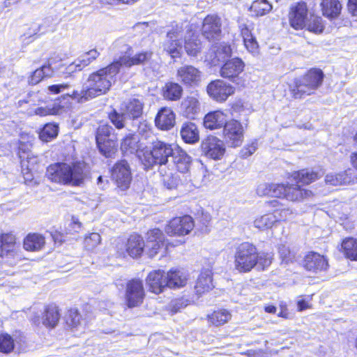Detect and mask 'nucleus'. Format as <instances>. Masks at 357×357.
<instances>
[{"label":"nucleus","instance_id":"f257e3e1","mask_svg":"<svg viewBox=\"0 0 357 357\" xmlns=\"http://www.w3.org/2000/svg\"><path fill=\"white\" fill-rule=\"evenodd\" d=\"M119 71V62H113L105 68L91 73L82 86L80 91L74 90L67 93L78 102H84L97 96L106 93L115 82V77Z\"/></svg>","mask_w":357,"mask_h":357},{"label":"nucleus","instance_id":"f03ea898","mask_svg":"<svg viewBox=\"0 0 357 357\" xmlns=\"http://www.w3.org/2000/svg\"><path fill=\"white\" fill-rule=\"evenodd\" d=\"M183 243L181 240L175 242H165V236L159 229H153L146 234V241L144 243L141 236L131 234L126 245V252L132 258L139 257L144 250L150 257H153L160 251L166 253L169 247H175Z\"/></svg>","mask_w":357,"mask_h":357},{"label":"nucleus","instance_id":"7ed1b4c3","mask_svg":"<svg viewBox=\"0 0 357 357\" xmlns=\"http://www.w3.org/2000/svg\"><path fill=\"white\" fill-rule=\"evenodd\" d=\"M192 25L187 22L176 24L167 33L164 49L172 58L178 57L182 49V39L185 38V50L191 56H196L202 50V43L192 32Z\"/></svg>","mask_w":357,"mask_h":357},{"label":"nucleus","instance_id":"20e7f679","mask_svg":"<svg viewBox=\"0 0 357 357\" xmlns=\"http://www.w3.org/2000/svg\"><path fill=\"white\" fill-rule=\"evenodd\" d=\"M89 174L86 165L84 162H56L47 168V177L52 182L70 185L80 186Z\"/></svg>","mask_w":357,"mask_h":357},{"label":"nucleus","instance_id":"39448f33","mask_svg":"<svg viewBox=\"0 0 357 357\" xmlns=\"http://www.w3.org/2000/svg\"><path fill=\"white\" fill-rule=\"evenodd\" d=\"M174 145L156 140L152 143V149H142L137 152V158L144 166L149 169L154 165H159L160 168L166 167L168 158L172 156Z\"/></svg>","mask_w":357,"mask_h":357},{"label":"nucleus","instance_id":"423d86ee","mask_svg":"<svg viewBox=\"0 0 357 357\" xmlns=\"http://www.w3.org/2000/svg\"><path fill=\"white\" fill-rule=\"evenodd\" d=\"M320 176L321 175L318 172L309 169H302L293 172L291 177L297 184L287 185L286 199L291 202H301L305 198L310 197L312 192L302 188L299 183L307 185L318 179Z\"/></svg>","mask_w":357,"mask_h":357},{"label":"nucleus","instance_id":"0eeeda50","mask_svg":"<svg viewBox=\"0 0 357 357\" xmlns=\"http://www.w3.org/2000/svg\"><path fill=\"white\" fill-rule=\"evenodd\" d=\"M324 75L321 70L312 68L303 76L294 81L291 86V92L294 98H301L314 93L322 84Z\"/></svg>","mask_w":357,"mask_h":357},{"label":"nucleus","instance_id":"6e6552de","mask_svg":"<svg viewBox=\"0 0 357 357\" xmlns=\"http://www.w3.org/2000/svg\"><path fill=\"white\" fill-rule=\"evenodd\" d=\"M235 268L239 272H249L257 264V250L248 242L240 244L236 249Z\"/></svg>","mask_w":357,"mask_h":357},{"label":"nucleus","instance_id":"1a4fd4ad","mask_svg":"<svg viewBox=\"0 0 357 357\" xmlns=\"http://www.w3.org/2000/svg\"><path fill=\"white\" fill-rule=\"evenodd\" d=\"M244 128L241 122L231 119L228 121L223 129L225 142L231 147L240 146L243 141Z\"/></svg>","mask_w":357,"mask_h":357},{"label":"nucleus","instance_id":"9d476101","mask_svg":"<svg viewBox=\"0 0 357 357\" xmlns=\"http://www.w3.org/2000/svg\"><path fill=\"white\" fill-rule=\"evenodd\" d=\"M206 92L213 100L224 102L234 93V88L222 79H215L208 84Z\"/></svg>","mask_w":357,"mask_h":357},{"label":"nucleus","instance_id":"9b49d317","mask_svg":"<svg viewBox=\"0 0 357 357\" xmlns=\"http://www.w3.org/2000/svg\"><path fill=\"white\" fill-rule=\"evenodd\" d=\"M202 77L203 73L192 65L182 66L176 71L177 80L187 86H197Z\"/></svg>","mask_w":357,"mask_h":357},{"label":"nucleus","instance_id":"f8f14e48","mask_svg":"<svg viewBox=\"0 0 357 357\" xmlns=\"http://www.w3.org/2000/svg\"><path fill=\"white\" fill-rule=\"evenodd\" d=\"M144 297L143 282L139 279H133L126 284L125 298L128 307L140 305Z\"/></svg>","mask_w":357,"mask_h":357},{"label":"nucleus","instance_id":"ddd939ff","mask_svg":"<svg viewBox=\"0 0 357 357\" xmlns=\"http://www.w3.org/2000/svg\"><path fill=\"white\" fill-rule=\"evenodd\" d=\"M221 26V20L218 16L207 15L203 21L202 33L208 41L218 40L222 36Z\"/></svg>","mask_w":357,"mask_h":357},{"label":"nucleus","instance_id":"4468645a","mask_svg":"<svg viewBox=\"0 0 357 357\" xmlns=\"http://www.w3.org/2000/svg\"><path fill=\"white\" fill-rule=\"evenodd\" d=\"M194 226L192 217L185 215L173 218L165 227V231L170 236H183L189 234Z\"/></svg>","mask_w":357,"mask_h":357},{"label":"nucleus","instance_id":"2eb2a0df","mask_svg":"<svg viewBox=\"0 0 357 357\" xmlns=\"http://www.w3.org/2000/svg\"><path fill=\"white\" fill-rule=\"evenodd\" d=\"M112 178L119 188H128L132 175L129 165L126 160H121L114 165L112 170Z\"/></svg>","mask_w":357,"mask_h":357},{"label":"nucleus","instance_id":"dca6fc26","mask_svg":"<svg viewBox=\"0 0 357 357\" xmlns=\"http://www.w3.org/2000/svg\"><path fill=\"white\" fill-rule=\"evenodd\" d=\"M202 152L213 160H220L225 153V147L222 140L215 136H208L202 144Z\"/></svg>","mask_w":357,"mask_h":357},{"label":"nucleus","instance_id":"f3484780","mask_svg":"<svg viewBox=\"0 0 357 357\" xmlns=\"http://www.w3.org/2000/svg\"><path fill=\"white\" fill-rule=\"evenodd\" d=\"M307 8L304 2H298L293 4L289 13L290 25L295 29H301L305 27L307 20Z\"/></svg>","mask_w":357,"mask_h":357},{"label":"nucleus","instance_id":"a211bd4d","mask_svg":"<svg viewBox=\"0 0 357 357\" xmlns=\"http://www.w3.org/2000/svg\"><path fill=\"white\" fill-rule=\"evenodd\" d=\"M303 266L309 271L319 273L326 271L328 267V263L324 255L310 252L305 256Z\"/></svg>","mask_w":357,"mask_h":357},{"label":"nucleus","instance_id":"6ab92c4d","mask_svg":"<svg viewBox=\"0 0 357 357\" xmlns=\"http://www.w3.org/2000/svg\"><path fill=\"white\" fill-rule=\"evenodd\" d=\"M146 281L149 291L155 294H160L167 287L166 273L160 269L150 272Z\"/></svg>","mask_w":357,"mask_h":357},{"label":"nucleus","instance_id":"aec40b11","mask_svg":"<svg viewBox=\"0 0 357 357\" xmlns=\"http://www.w3.org/2000/svg\"><path fill=\"white\" fill-rule=\"evenodd\" d=\"M244 63L239 58H234L225 61L220 69V75L226 79L234 81L243 71Z\"/></svg>","mask_w":357,"mask_h":357},{"label":"nucleus","instance_id":"412c9836","mask_svg":"<svg viewBox=\"0 0 357 357\" xmlns=\"http://www.w3.org/2000/svg\"><path fill=\"white\" fill-rule=\"evenodd\" d=\"M176 116L169 107H162L155 118V126L162 130H169L175 125Z\"/></svg>","mask_w":357,"mask_h":357},{"label":"nucleus","instance_id":"4be33fe9","mask_svg":"<svg viewBox=\"0 0 357 357\" xmlns=\"http://www.w3.org/2000/svg\"><path fill=\"white\" fill-rule=\"evenodd\" d=\"M60 318L59 309L56 305H48L45 310L42 318L36 316L32 319L34 324L38 326L40 324L47 327L54 328L58 323Z\"/></svg>","mask_w":357,"mask_h":357},{"label":"nucleus","instance_id":"5701e85b","mask_svg":"<svg viewBox=\"0 0 357 357\" xmlns=\"http://www.w3.org/2000/svg\"><path fill=\"white\" fill-rule=\"evenodd\" d=\"M180 109L183 116L194 119L201 112V104L197 97L189 96L182 100Z\"/></svg>","mask_w":357,"mask_h":357},{"label":"nucleus","instance_id":"b1692460","mask_svg":"<svg viewBox=\"0 0 357 357\" xmlns=\"http://www.w3.org/2000/svg\"><path fill=\"white\" fill-rule=\"evenodd\" d=\"M208 59L211 63L216 66L219 62H225L231 56V46L225 43L215 45L211 49Z\"/></svg>","mask_w":357,"mask_h":357},{"label":"nucleus","instance_id":"393cba45","mask_svg":"<svg viewBox=\"0 0 357 357\" xmlns=\"http://www.w3.org/2000/svg\"><path fill=\"white\" fill-rule=\"evenodd\" d=\"M172 157L178 172L183 174L189 172L191 165V157L185 151L178 146L174 145V151Z\"/></svg>","mask_w":357,"mask_h":357},{"label":"nucleus","instance_id":"a878e982","mask_svg":"<svg viewBox=\"0 0 357 357\" xmlns=\"http://www.w3.org/2000/svg\"><path fill=\"white\" fill-rule=\"evenodd\" d=\"M227 115L221 110L208 113L204 119V126L206 128L214 130L225 126L227 123Z\"/></svg>","mask_w":357,"mask_h":357},{"label":"nucleus","instance_id":"bb28decb","mask_svg":"<svg viewBox=\"0 0 357 357\" xmlns=\"http://www.w3.org/2000/svg\"><path fill=\"white\" fill-rule=\"evenodd\" d=\"M144 103L139 98H131L124 102L121 107V111L124 112V114L128 119H137L143 112Z\"/></svg>","mask_w":357,"mask_h":357},{"label":"nucleus","instance_id":"cd10ccee","mask_svg":"<svg viewBox=\"0 0 357 357\" xmlns=\"http://www.w3.org/2000/svg\"><path fill=\"white\" fill-rule=\"evenodd\" d=\"M187 280V274L178 269H172L166 273L167 287L171 289H176L185 286Z\"/></svg>","mask_w":357,"mask_h":357},{"label":"nucleus","instance_id":"c85d7f7f","mask_svg":"<svg viewBox=\"0 0 357 357\" xmlns=\"http://www.w3.org/2000/svg\"><path fill=\"white\" fill-rule=\"evenodd\" d=\"M213 287L212 280V272L210 270H204L199 275L195 290L197 295H201L208 291Z\"/></svg>","mask_w":357,"mask_h":357},{"label":"nucleus","instance_id":"c756f323","mask_svg":"<svg viewBox=\"0 0 357 357\" xmlns=\"http://www.w3.org/2000/svg\"><path fill=\"white\" fill-rule=\"evenodd\" d=\"M152 53L151 52H144L135 54L132 57L124 55L120 56L119 59L114 62H119V68L122 66L131 67L134 65H139L144 63L149 60L151 57Z\"/></svg>","mask_w":357,"mask_h":357},{"label":"nucleus","instance_id":"7c9ffc66","mask_svg":"<svg viewBox=\"0 0 357 357\" xmlns=\"http://www.w3.org/2000/svg\"><path fill=\"white\" fill-rule=\"evenodd\" d=\"M24 145L20 146L19 157L21 159V165L22 167V172L24 175L26 180H31V174L29 172L33 169L34 164L36 163L37 159L31 157L30 153H26L25 149H23Z\"/></svg>","mask_w":357,"mask_h":357},{"label":"nucleus","instance_id":"2f4dec72","mask_svg":"<svg viewBox=\"0 0 357 357\" xmlns=\"http://www.w3.org/2000/svg\"><path fill=\"white\" fill-rule=\"evenodd\" d=\"M321 8L324 16L334 19L340 15L342 5L339 0H322Z\"/></svg>","mask_w":357,"mask_h":357},{"label":"nucleus","instance_id":"473e14b6","mask_svg":"<svg viewBox=\"0 0 357 357\" xmlns=\"http://www.w3.org/2000/svg\"><path fill=\"white\" fill-rule=\"evenodd\" d=\"M180 133L182 139L186 143L194 144L199 141V131L197 126L193 123H183Z\"/></svg>","mask_w":357,"mask_h":357},{"label":"nucleus","instance_id":"72a5a7b5","mask_svg":"<svg viewBox=\"0 0 357 357\" xmlns=\"http://www.w3.org/2000/svg\"><path fill=\"white\" fill-rule=\"evenodd\" d=\"M138 143L139 139L137 136L132 133H128L122 139L121 150L125 155L132 154L134 153H136L137 155V152L142 150L138 149Z\"/></svg>","mask_w":357,"mask_h":357},{"label":"nucleus","instance_id":"f704fd0d","mask_svg":"<svg viewBox=\"0 0 357 357\" xmlns=\"http://www.w3.org/2000/svg\"><path fill=\"white\" fill-rule=\"evenodd\" d=\"M160 174L162 176L163 185L169 190L175 189L180 183L178 175L173 173L172 170H166V167L159 169Z\"/></svg>","mask_w":357,"mask_h":357},{"label":"nucleus","instance_id":"c9c22d12","mask_svg":"<svg viewBox=\"0 0 357 357\" xmlns=\"http://www.w3.org/2000/svg\"><path fill=\"white\" fill-rule=\"evenodd\" d=\"M45 245V238L38 234H29L24 241V248L29 251H38Z\"/></svg>","mask_w":357,"mask_h":357},{"label":"nucleus","instance_id":"e433bc0d","mask_svg":"<svg viewBox=\"0 0 357 357\" xmlns=\"http://www.w3.org/2000/svg\"><path fill=\"white\" fill-rule=\"evenodd\" d=\"M183 93L182 86L175 82H168L163 88V96L165 99L172 101L180 99Z\"/></svg>","mask_w":357,"mask_h":357},{"label":"nucleus","instance_id":"4c0bfd02","mask_svg":"<svg viewBox=\"0 0 357 357\" xmlns=\"http://www.w3.org/2000/svg\"><path fill=\"white\" fill-rule=\"evenodd\" d=\"M273 9L272 4L267 0H255L250 6V10L255 17L268 14Z\"/></svg>","mask_w":357,"mask_h":357},{"label":"nucleus","instance_id":"58836bf2","mask_svg":"<svg viewBox=\"0 0 357 357\" xmlns=\"http://www.w3.org/2000/svg\"><path fill=\"white\" fill-rule=\"evenodd\" d=\"M116 136H112L110 139L96 140L97 146L100 152L105 157H111L116 149Z\"/></svg>","mask_w":357,"mask_h":357},{"label":"nucleus","instance_id":"ea45409f","mask_svg":"<svg viewBox=\"0 0 357 357\" xmlns=\"http://www.w3.org/2000/svg\"><path fill=\"white\" fill-rule=\"evenodd\" d=\"M269 204L275 208L273 214L276 218V222L280 221H286L290 219L294 214V212L289 208H281V204L279 201L274 199L269 202Z\"/></svg>","mask_w":357,"mask_h":357},{"label":"nucleus","instance_id":"a19ab883","mask_svg":"<svg viewBox=\"0 0 357 357\" xmlns=\"http://www.w3.org/2000/svg\"><path fill=\"white\" fill-rule=\"evenodd\" d=\"M341 249L345 257L351 260L357 261V240L353 238L344 239L341 245Z\"/></svg>","mask_w":357,"mask_h":357},{"label":"nucleus","instance_id":"79ce46f5","mask_svg":"<svg viewBox=\"0 0 357 357\" xmlns=\"http://www.w3.org/2000/svg\"><path fill=\"white\" fill-rule=\"evenodd\" d=\"M231 318V313L225 309L214 311L211 314L208 315V321L216 326L224 325Z\"/></svg>","mask_w":357,"mask_h":357},{"label":"nucleus","instance_id":"37998d69","mask_svg":"<svg viewBox=\"0 0 357 357\" xmlns=\"http://www.w3.org/2000/svg\"><path fill=\"white\" fill-rule=\"evenodd\" d=\"M52 74L53 69L52 68L51 65L50 63L44 65L32 73L31 75L29 78V83L32 85L37 84L44 77H51Z\"/></svg>","mask_w":357,"mask_h":357},{"label":"nucleus","instance_id":"c03bdc74","mask_svg":"<svg viewBox=\"0 0 357 357\" xmlns=\"http://www.w3.org/2000/svg\"><path fill=\"white\" fill-rule=\"evenodd\" d=\"M325 181L327 184L335 186L349 183L351 179L346 171L338 174H328L326 176Z\"/></svg>","mask_w":357,"mask_h":357},{"label":"nucleus","instance_id":"a18cd8bd","mask_svg":"<svg viewBox=\"0 0 357 357\" xmlns=\"http://www.w3.org/2000/svg\"><path fill=\"white\" fill-rule=\"evenodd\" d=\"M275 222L274 214L269 213L257 218L254 221V225L261 230H264L271 228Z\"/></svg>","mask_w":357,"mask_h":357},{"label":"nucleus","instance_id":"49530a36","mask_svg":"<svg viewBox=\"0 0 357 357\" xmlns=\"http://www.w3.org/2000/svg\"><path fill=\"white\" fill-rule=\"evenodd\" d=\"M59 128L54 123H47L39 133V137L42 141L49 142L55 138L58 134Z\"/></svg>","mask_w":357,"mask_h":357},{"label":"nucleus","instance_id":"de8ad7c7","mask_svg":"<svg viewBox=\"0 0 357 357\" xmlns=\"http://www.w3.org/2000/svg\"><path fill=\"white\" fill-rule=\"evenodd\" d=\"M15 342H17L7 333L0 335V352L4 354L11 352L14 349Z\"/></svg>","mask_w":357,"mask_h":357},{"label":"nucleus","instance_id":"09e8293b","mask_svg":"<svg viewBox=\"0 0 357 357\" xmlns=\"http://www.w3.org/2000/svg\"><path fill=\"white\" fill-rule=\"evenodd\" d=\"M307 29L314 33H321L324 30L323 20L321 17L311 15L305 22Z\"/></svg>","mask_w":357,"mask_h":357},{"label":"nucleus","instance_id":"8fccbe9b","mask_svg":"<svg viewBox=\"0 0 357 357\" xmlns=\"http://www.w3.org/2000/svg\"><path fill=\"white\" fill-rule=\"evenodd\" d=\"M99 55L100 53L98 52V50L93 49L87 52L84 53L77 59L78 63L80 64L81 68L83 69L84 67L87 66L93 61H94Z\"/></svg>","mask_w":357,"mask_h":357},{"label":"nucleus","instance_id":"3c124183","mask_svg":"<svg viewBox=\"0 0 357 357\" xmlns=\"http://www.w3.org/2000/svg\"><path fill=\"white\" fill-rule=\"evenodd\" d=\"M112 136H116L114 133V129L107 124H103L98 127L96 132V139L100 140L110 139Z\"/></svg>","mask_w":357,"mask_h":357},{"label":"nucleus","instance_id":"603ef678","mask_svg":"<svg viewBox=\"0 0 357 357\" xmlns=\"http://www.w3.org/2000/svg\"><path fill=\"white\" fill-rule=\"evenodd\" d=\"M128 118L124 112L121 111V113L117 112L116 110H113L109 114V119L112 124L118 129H121L124 127L125 119Z\"/></svg>","mask_w":357,"mask_h":357},{"label":"nucleus","instance_id":"864d4df0","mask_svg":"<svg viewBox=\"0 0 357 357\" xmlns=\"http://www.w3.org/2000/svg\"><path fill=\"white\" fill-rule=\"evenodd\" d=\"M101 238L98 233H91L89 236L84 238V247L89 250H93L98 245L100 244Z\"/></svg>","mask_w":357,"mask_h":357},{"label":"nucleus","instance_id":"5fc2aeb1","mask_svg":"<svg viewBox=\"0 0 357 357\" xmlns=\"http://www.w3.org/2000/svg\"><path fill=\"white\" fill-rule=\"evenodd\" d=\"M80 318L78 311L75 309H71L67 314L66 323L69 326L76 328L80 324Z\"/></svg>","mask_w":357,"mask_h":357},{"label":"nucleus","instance_id":"6e6d98bb","mask_svg":"<svg viewBox=\"0 0 357 357\" xmlns=\"http://www.w3.org/2000/svg\"><path fill=\"white\" fill-rule=\"evenodd\" d=\"M59 109L56 107L52 105H47L45 107H39L36 109L35 114L40 116L47 115H54L59 113Z\"/></svg>","mask_w":357,"mask_h":357},{"label":"nucleus","instance_id":"4d7b16f0","mask_svg":"<svg viewBox=\"0 0 357 357\" xmlns=\"http://www.w3.org/2000/svg\"><path fill=\"white\" fill-rule=\"evenodd\" d=\"M273 260V256L270 253L262 252L260 254L257 253V264L263 269L271 265Z\"/></svg>","mask_w":357,"mask_h":357},{"label":"nucleus","instance_id":"13d9d810","mask_svg":"<svg viewBox=\"0 0 357 357\" xmlns=\"http://www.w3.org/2000/svg\"><path fill=\"white\" fill-rule=\"evenodd\" d=\"M287 185L280 183H273L271 197L286 198Z\"/></svg>","mask_w":357,"mask_h":357},{"label":"nucleus","instance_id":"bf43d9fd","mask_svg":"<svg viewBox=\"0 0 357 357\" xmlns=\"http://www.w3.org/2000/svg\"><path fill=\"white\" fill-rule=\"evenodd\" d=\"M278 252L282 261L288 263L293 259L292 255L288 246L285 245H280L278 247Z\"/></svg>","mask_w":357,"mask_h":357},{"label":"nucleus","instance_id":"052dcab7","mask_svg":"<svg viewBox=\"0 0 357 357\" xmlns=\"http://www.w3.org/2000/svg\"><path fill=\"white\" fill-rule=\"evenodd\" d=\"M273 188V183H263L259 184L256 190L257 194L260 196H271Z\"/></svg>","mask_w":357,"mask_h":357},{"label":"nucleus","instance_id":"680f3d73","mask_svg":"<svg viewBox=\"0 0 357 357\" xmlns=\"http://www.w3.org/2000/svg\"><path fill=\"white\" fill-rule=\"evenodd\" d=\"M257 149V142H252L251 144H248V146L243 147L242 150L241 151V155L242 158H246L251 155H252Z\"/></svg>","mask_w":357,"mask_h":357},{"label":"nucleus","instance_id":"e2e57ef3","mask_svg":"<svg viewBox=\"0 0 357 357\" xmlns=\"http://www.w3.org/2000/svg\"><path fill=\"white\" fill-rule=\"evenodd\" d=\"M244 45L246 49L252 53L256 52L258 48V44L255 38L252 36L245 39H243Z\"/></svg>","mask_w":357,"mask_h":357},{"label":"nucleus","instance_id":"0e129e2a","mask_svg":"<svg viewBox=\"0 0 357 357\" xmlns=\"http://www.w3.org/2000/svg\"><path fill=\"white\" fill-rule=\"evenodd\" d=\"M70 88V84L63 83L58 84H53L48 86V90L53 94H58L64 92Z\"/></svg>","mask_w":357,"mask_h":357},{"label":"nucleus","instance_id":"69168bd1","mask_svg":"<svg viewBox=\"0 0 357 357\" xmlns=\"http://www.w3.org/2000/svg\"><path fill=\"white\" fill-rule=\"evenodd\" d=\"M1 244L16 246L15 236L10 233L3 234L1 236Z\"/></svg>","mask_w":357,"mask_h":357},{"label":"nucleus","instance_id":"338daca9","mask_svg":"<svg viewBox=\"0 0 357 357\" xmlns=\"http://www.w3.org/2000/svg\"><path fill=\"white\" fill-rule=\"evenodd\" d=\"M16 246H10L8 245H0V257H7L9 255H12L13 253L15 251Z\"/></svg>","mask_w":357,"mask_h":357},{"label":"nucleus","instance_id":"774afa93","mask_svg":"<svg viewBox=\"0 0 357 357\" xmlns=\"http://www.w3.org/2000/svg\"><path fill=\"white\" fill-rule=\"evenodd\" d=\"M82 70V68H81L80 64L78 63L77 59H76L74 62L66 67V73L68 75H71L74 72L80 71Z\"/></svg>","mask_w":357,"mask_h":357}]
</instances>
